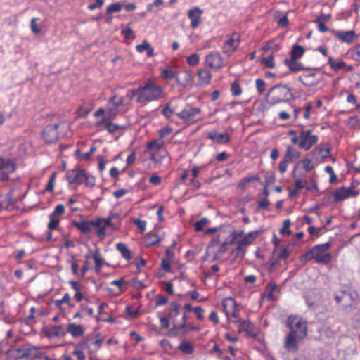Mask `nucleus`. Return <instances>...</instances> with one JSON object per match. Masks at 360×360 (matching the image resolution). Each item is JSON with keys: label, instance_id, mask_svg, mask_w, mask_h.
<instances>
[{"label": "nucleus", "instance_id": "1", "mask_svg": "<svg viewBox=\"0 0 360 360\" xmlns=\"http://www.w3.org/2000/svg\"><path fill=\"white\" fill-rule=\"evenodd\" d=\"M286 326L289 332L285 338L284 347L288 352H296L300 341L307 335V322L301 316L290 315L286 320Z\"/></svg>", "mask_w": 360, "mask_h": 360}, {"label": "nucleus", "instance_id": "2", "mask_svg": "<svg viewBox=\"0 0 360 360\" xmlns=\"http://www.w3.org/2000/svg\"><path fill=\"white\" fill-rule=\"evenodd\" d=\"M165 313L169 317L172 324L170 333L174 336L185 335L189 330L198 329L187 323L186 313L182 310L181 304L178 301L171 302L166 308Z\"/></svg>", "mask_w": 360, "mask_h": 360}, {"label": "nucleus", "instance_id": "3", "mask_svg": "<svg viewBox=\"0 0 360 360\" xmlns=\"http://www.w3.org/2000/svg\"><path fill=\"white\" fill-rule=\"evenodd\" d=\"M260 231L255 230L245 233L243 230L234 229L230 234V245H236V247L231 250V256L233 260L243 258L247 252V248L252 245L259 237Z\"/></svg>", "mask_w": 360, "mask_h": 360}, {"label": "nucleus", "instance_id": "4", "mask_svg": "<svg viewBox=\"0 0 360 360\" xmlns=\"http://www.w3.org/2000/svg\"><path fill=\"white\" fill-rule=\"evenodd\" d=\"M133 93V99L142 106L148 103L162 99L164 96L163 88L152 81H148L143 85L136 89H129Z\"/></svg>", "mask_w": 360, "mask_h": 360}, {"label": "nucleus", "instance_id": "5", "mask_svg": "<svg viewBox=\"0 0 360 360\" xmlns=\"http://www.w3.org/2000/svg\"><path fill=\"white\" fill-rule=\"evenodd\" d=\"M133 93L128 89L124 96L114 94L107 101L106 114L110 120H115L120 113L132 108Z\"/></svg>", "mask_w": 360, "mask_h": 360}, {"label": "nucleus", "instance_id": "6", "mask_svg": "<svg viewBox=\"0 0 360 360\" xmlns=\"http://www.w3.org/2000/svg\"><path fill=\"white\" fill-rule=\"evenodd\" d=\"M332 247L330 242L318 244L301 255V262H308L313 260L314 263L328 264L332 260V255L327 252Z\"/></svg>", "mask_w": 360, "mask_h": 360}, {"label": "nucleus", "instance_id": "7", "mask_svg": "<svg viewBox=\"0 0 360 360\" xmlns=\"http://www.w3.org/2000/svg\"><path fill=\"white\" fill-rule=\"evenodd\" d=\"M271 105L288 102L295 98L292 88L288 85L277 84L271 87L267 94Z\"/></svg>", "mask_w": 360, "mask_h": 360}, {"label": "nucleus", "instance_id": "8", "mask_svg": "<svg viewBox=\"0 0 360 360\" xmlns=\"http://www.w3.org/2000/svg\"><path fill=\"white\" fill-rule=\"evenodd\" d=\"M323 79L319 68L307 67L300 74L297 80L305 87H313L319 84Z\"/></svg>", "mask_w": 360, "mask_h": 360}, {"label": "nucleus", "instance_id": "9", "mask_svg": "<svg viewBox=\"0 0 360 360\" xmlns=\"http://www.w3.org/2000/svg\"><path fill=\"white\" fill-rule=\"evenodd\" d=\"M103 343V339L99 338L98 335L96 338L92 335H87L83 337V338L77 343H73L72 345L76 349L84 352V349H87L89 354L97 352L101 348Z\"/></svg>", "mask_w": 360, "mask_h": 360}, {"label": "nucleus", "instance_id": "10", "mask_svg": "<svg viewBox=\"0 0 360 360\" xmlns=\"http://www.w3.org/2000/svg\"><path fill=\"white\" fill-rule=\"evenodd\" d=\"M223 311L229 322H238L240 309L235 299L229 297L222 301Z\"/></svg>", "mask_w": 360, "mask_h": 360}, {"label": "nucleus", "instance_id": "11", "mask_svg": "<svg viewBox=\"0 0 360 360\" xmlns=\"http://www.w3.org/2000/svg\"><path fill=\"white\" fill-rule=\"evenodd\" d=\"M301 153L297 150L292 145H288L286 150L278 165V170L281 174H284L288 169L289 163L292 162L294 160L300 158Z\"/></svg>", "mask_w": 360, "mask_h": 360}, {"label": "nucleus", "instance_id": "12", "mask_svg": "<svg viewBox=\"0 0 360 360\" xmlns=\"http://www.w3.org/2000/svg\"><path fill=\"white\" fill-rule=\"evenodd\" d=\"M65 212V206L63 204H58L52 213L49 215V221L47 224L49 232L47 233V239L51 240L52 231L58 229L60 221V216Z\"/></svg>", "mask_w": 360, "mask_h": 360}, {"label": "nucleus", "instance_id": "13", "mask_svg": "<svg viewBox=\"0 0 360 360\" xmlns=\"http://www.w3.org/2000/svg\"><path fill=\"white\" fill-rule=\"evenodd\" d=\"M300 148L305 151L309 150L319 141V136L316 134H313L312 130L311 129L300 130Z\"/></svg>", "mask_w": 360, "mask_h": 360}, {"label": "nucleus", "instance_id": "14", "mask_svg": "<svg viewBox=\"0 0 360 360\" xmlns=\"http://www.w3.org/2000/svg\"><path fill=\"white\" fill-rule=\"evenodd\" d=\"M241 41L240 35L237 32H233L227 36V39L224 41L221 49L223 53L227 56H231L237 51Z\"/></svg>", "mask_w": 360, "mask_h": 360}, {"label": "nucleus", "instance_id": "15", "mask_svg": "<svg viewBox=\"0 0 360 360\" xmlns=\"http://www.w3.org/2000/svg\"><path fill=\"white\" fill-rule=\"evenodd\" d=\"M201 112L200 108L187 106L176 113V115L187 125L194 124L198 121L196 116Z\"/></svg>", "mask_w": 360, "mask_h": 360}, {"label": "nucleus", "instance_id": "16", "mask_svg": "<svg viewBox=\"0 0 360 360\" xmlns=\"http://www.w3.org/2000/svg\"><path fill=\"white\" fill-rule=\"evenodd\" d=\"M205 64L209 68L218 70L224 65V60L219 51H212L207 53L205 58Z\"/></svg>", "mask_w": 360, "mask_h": 360}, {"label": "nucleus", "instance_id": "17", "mask_svg": "<svg viewBox=\"0 0 360 360\" xmlns=\"http://www.w3.org/2000/svg\"><path fill=\"white\" fill-rule=\"evenodd\" d=\"M16 170L14 160L0 157V180H7L8 176Z\"/></svg>", "mask_w": 360, "mask_h": 360}, {"label": "nucleus", "instance_id": "18", "mask_svg": "<svg viewBox=\"0 0 360 360\" xmlns=\"http://www.w3.org/2000/svg\"><path fill=\"white\" fill-rule=\"evenodd\" d=\"M58 124L46 125L41 134V137L46 144L56 143L59 139Z\"/></svg>", "mask_w": 360, "mask_h": 360}, {"label": "nucleus", "instance_id": "19", "mask_svg": "<svg viewBox=\"0 0 360 360\" xmlns=\"http://www.w3.org/2000/svg\"><path fill=\"white\" fill-rule=\"evenodd\" d=\"M164 145L165 141L161 138H157L147 143L146 153H149L150 160L152 162H157L159 160L158 153Z\"/></svg>", "mask_w": 360, "mask_h": 360}, {"label": "nucleus", "instance_id": "20", "mask_svg": "<svg viewBox=\"0 0 360 360\" xmlns=\"http://www.w3.org/2000/svg\"><path fill=\"white\" fill-rule=\"evenodd\" d=\"M359 194V192L354 189V186H352L349 187L342 186L336 189L333 193L334 201L335 202L342 201L351 197H356Z\"/></svg>", "mask_w": 360, "mask_h": 360}, {"label": "nucleus", "instance_id": "21", "mask_svg": "<svg viewBox=\"0 0 360 360\" xmlns=\"http://www.w3.org/2000/svg\"><path fill=\"white\" fill-rule=\"evenodd\" d=\"M331 34L340 40L341 42L346 43L347 44H352L354 39L358 37L355 31L354 30H340L332 29L329 30Z\"/></svg>", "mask_w": 360, "mask_h": 360}, {"label": "nucleus", "instance_id": "22", "mask_svg": "<svg viewBox=\"0 0 360 360\" xmlns=\"http://www.w3.org/2000/svg\"><path fill=\"white\" fill-rule=\"evenodd\" d=\"M203 10L198 6H195L189 9L187 12V16L190 20V26L192 29H196L202 23V15Z\"/></svg>", "mask_w": 360, "mask_h": 360}, {"label": "nucleus", "instance_id": "23", "mask_svg": "<svg viewBox=\"0 0 360 360\" xmlns=\"http://www.w3.org/2000/svg\"><path fill=\"white\" fill-rule=\"evenodd\" d=\"M232 323L238 325V332L239 333H246L248 335H256L255 325L249 319L241 320L240 317L238 316V321Z\"/></svg>", "mask_w": 360, "mask_h": 360}, {"label": "nucleus", "instance_id": "24", "mask_svg": "<svg viewBox=\"0 0 360 360\" xmlns=\"http://www.w3.org/2000/svg\"><path fill=\"white\" fill-rule=\"evenodd\" d=\"M43 333L47 338L63 337L66 335L64 325L49 326L43 328Z\"/></svg>", "mask_w": 360, "mask_h": 360}, {"label": "nucleus", "instance_id": "25", "mask_svg": "<svg viewBox=\"0 0 360 360\" xmlns=\"http://www.w3.org/2000/svg\"><path fill=\"white\" fill-rule=\"evenodd\" d=\"M86 174V171L83 169H75L68 175L67 180L70 184L81 185L83 184Z\"/></svg>", "mask_w": 360, "mask_h": 360}, {"label": "nucleus", "instance_id": "26", "mask_svg": "<svg viewBox=\"0 0 360 360\" xmlns=\"http://www.w3.org/2000/svg\"><path fill=\"white\" fill-rule=\"evenodd\" d=\"M104 222L112 231L118 230L122 224L120 214L113 212H110L108 217L104 218Z\"/></svg>", "mask_w": 360, "mask_h": 360}, {"label": "nucleus", "instance_id": "27", "mask_svg": "<svg viewBox=\"0 0 360 360\" xmlns=\"http://www.w3.org/2000/svg\"><path fill=\"white\" fill-rule=\"evenodd\" d=\"M192 80L193 75L191 71L187 70H177L175 81L178 85L186 87Z\"/></svg>", "mask_w": 360, "mask_h": 360}, {"label": "nucleus", "instance_id": "28", "mask_svg": "<svg viewBox=\"0 0 360 360\" xmlns=\"http://www.w3.org/2000/svg\"><path fill=\"white\" fill-rule=\"evenodd\" d=\"M207 138L217 144H228L231 141V136L226 132L219 134L211 131L207 134Z\"/></svg>", "mask_w": 360, "mask_h": 360}, {"label": "nucleus", "instance_id": "29", "mask_svg": "<svg viewBox=\"0 0 360 360\" xmlns=\"http://www.w3.org/2000/svg\"><path fill=\"white\" fill-rule=\"evenodd\" d=\"M198 86H207L212 79V75L210 70L205 68H200L197 72Z\"/></svg>", "mask_w": 360, "mask_h": 360}, {"label": "nucleus", "instance_id": "30", "mask_svg": "<svg viewBox=\"0 0 360 360\" xmlns=\"http://www.w3.org/2000/svg\"><path fill=\"white\" fill-rule=\"evenodd\" d=\"M66 334L69 333L74 338L82 337L85 333L84 327L81 324L70 323L65 328Z\"/></svg>", "mask_w": 360, "mask_h": 360}, {"label": "nucleus", "instance_id": "31", "mask_svg": "<svg viewBox=\"0 0 360 360\" xmlns=\"http://www.w3.org/2000/svg\"><path fill=\"white\" fill-rule=\"evenodd\" d=\"M72 226L76 227L79 231H80L81 233H82L84 234H86V233L91 232V231L94 228V220H91V221L73 220L72 221Z\"/></svg>", "mask_w": 360, "mask_h": 360}, {"label": "nucleus", "instance_id": "32", "mask_svg": "<svg viewBox=\"0 0 360 360\" xmlns=\"http://www.w3.org/2000/svg\"><path fill=\"white\" fill-rule=\"evenodd\" d=\"M14 199L11 193L0 195V212L13 207Z\"/></svg>", "mask_w": 360, "mask_h": 360}, {"label": "nucleus", "instance_id": "33", "mask_svg": "<svg viewBox=\"0 0 360 360\" xmlns=\"http://www.w3.org/2000/svg\"><path fill=\"white\" fill-rule=\"evenodd\" d=\"M94 228L96 229V235L103 238L107 235V229L108 228L104 222V218H97L94 220Z\"/></svg>", "mask_w": 360, "mask_h": 360}, {"label": "nucleus", "instance_id": "34", "mask_svg": "<svg viewBox=\"0 0 360 360\" xmlns=\"http://www.w3.org/2000/svg\"><path fill=\"white\" fill-rule=\"evenodd\" d=\"M283 64L289 69L291 72H297L299 71H304L307 68L304 65L297 60H292V58H286L283 60Z\"/></svg>", "mask_w": 360, "mask_h": 360}, {"label": "nucleus", "instance_id": "35", "mask_svg": "<svg viewBox=\"0 0 360 360\" xmlns=\"http://www.w3.org/2000/svg\"><path fill=\"white\" fill-rule=\"evenodd\" d=\"M328 63L330 65V68L335 71H338L342 69H346L348 71H352L354 69L352 65H347V64L342 60L336 61L332 56H328Z\"/></svg>", "mask_w": 360, "mask_h": 360}, {"label": "nucleus", "instance_id": "36", "mask_svg": "<svg viewBox=\"0 0 360 360\" xmlns=\"http://www.w3.org/2000/svg\"><path fill=\"white\" fill-rule=\"evenodd\" d=\"M115 248L126 261L129 262L133 258V254L127 244L120 242L115 245Z\"/></svg>", "mask_w": 360, "mask_h": 360}, {"label": "nucleus", "instance_id": "37", "mask_svg": "<svg viewBox=\"0 0 360 360\" xmlns=\"http://www.w3.org/2000/svg\"><path fill=\"white\" fill-rule=\"evenodd\" d=\"M331 148L316 147L312 151V155L316 159L324 160L328 158L331 155Z\"/></svg>", "mask_w": 360, "mask_h": 360}, {"label": "nucleus", "instance_id": "38", "mask_svg": "<svg viewBox=\"0 0 360 360\" xmlns=\"http://www.w3.org/2000/svg\"><path fill=\"white\" fill-rule=\"evenodd\" d=\"M91 257L94 260L95 271L96 272H99L104 264H107L98 248L92 252Z\"/></svg>", "mask_w": 360, "mask_h": 360}, {"label": "nucleus", "instance_id": "39", "mask_svg": "<svg viewBox=\"0 0 360 360\" xmlns=\"http://www.w3.org/2000/svg\"><path fill=\"white\" fill-rule=\"evenodd\" d=\"M41 353L39 347L25 346V359L35 360L39 359Z\"/></svg>", "mask_w": 360, "mask_h": 360}, {"label": "nucleus", "instance_id": "40", "mask_svg": "<svg viewBox=\"0 0 360 360\" xmlns=\"http://www.w3.org/2000/svg\"><path fill=\"white\" fill-rule=\"evenodd\" d=\"M177 70H173L172 67L167 65L160 70V77L167 81L176 79Z\"/></svg>", "mask_w": 360, "mask_h": 360}, {"label": "nucleus", "instance_id": "41", "mask_svg": "<svg viewBox=\"0 0 360 360\" xmlns=\"http://www.w3.org/2000/svg\"><path fill=\"white\" fill-rule=\"evenodd\" d=\"M25 346L12 348L8 350L10 358L14 360L25 359Z\"/></svg>", "mask_w": 360, "mask_h": 360}, {"label": "nucleus", "instance_id": "42", "mask_svg": "<svg viewBox=\"0 0 360 360\" xmlns=\"http://www.w3.org/2000/svg\"><path fill=\"white\" fill-rule=\"evenodd\" d=\"M136 50L139 53H143L146 51L148 57H152L154 55L153 48L146 40H144L142 44L136 45Z\"/></svg>", "mask_w": 360, "mask_h": 360}, {"label": "nucleus", "instance_id": "43", "mask_svg": "<svg viewBox=\"0 0 360 360\" xmlns=\"http://www.w3.org/2000/svg\"><path fill=\"white\" fill-rule=\"evenodd\" d=\"M305 52V49L302 46L295 44L290 51V57L292 60H299L302 57Z\"/></svg>", "mask_w": 360, "mask_h": 360}, {"label": "nucleus", "instance_id": "44", "mask_svg": "<svg viewBox=\"0 0 360 360\" xmlns=\"http://www.w3.org/2000/svg\"><path fill=\"white\" fill-rule=\"evenodd\" d=\"M259 180V176L257 174L251 176H246L240 179L238 184V188L241 190H245L250 183Z\"/></svg>", "mask_w": 360, "mask_h": 360}, {"label": "nucleus", "instance_id": "45", "mask_svg": "<svg viewBox=\"0 0 360 360\" xmlns=\"http://www.w3.org/2000/svg\"><path fill=\"white\" fill-rule=\"evenodd\" d=\"M159 236L154 233H148L145 238V245L147 247L158 245L160 242Z\"/></svg>", "mask_w": 360, "mask_h": 360}, {"label": "nucleus", "instance_id": "46", "mask_svg": "<svg viewBox=\"0 0 360 360\" xmlns=\"http://www.w3.org/2000/svg\"><path fill=\"white\" fill-rule=\"evenodd\" d=\"M278 288V285L274 281H271L267 285H266V290L268 293L266 295V297L268 301H275L276 300V296L274 295V292L277 290Z\"/></svg>", "mask_w": 360, "mask_h": 360}, {"label": "nucleus", "instance_id": "47", "mask_svg": "<svg viewBox=\"0 0 360 360\" xmlns=\"http://www.w3.org/2000/svg\"><path fill=\"white\" fill-rule=\"evenodd\" d=\"M178 349L185 354H191L194 352L193 345L187 341L183 340L178 346Z\"/></svg>", "mask_w": 360, "mask_h": 360}, {"label": "nucleus", "instance_id": "48", "mask_svg": "<svg viewBox=\"0 0 360 360\" xmlns=\"http://www.w3.org/2000/svg\"><path fill=\"white\" fill-rule=\"evenodd\" d=\"M260 63L265 68L271 69L276 65L274 60V56L271 54L266 57H262L260 58Z\"/></svg>", "mask_w": 360, "mask_h": 360}, {"label": "nucleus", "instance_id": "49", "mask_svg": "<svg viewBox=\"0 0 360 360\" xmlns=\"http://www.w3.org/2000/svg\"><path fill=\"white\" fill-rule=\"evenodd\" d=\"M96 147L95 146H91L89 151L86 153H82L79 150H77L75 151V155L77 156H79L81 159L84 160H89L93 154L96 151Z\"/></svg>", "mask_w": 360, "mask_h": 360}, {"label": "nucleus", "instance_id": "50", "mask_svg": "<svg viewBox=\"0 0 360 360\" xmlns=\"http://www.w3.org/2000/svg\"><path fill=\"white\" fill-rule=\"evenodd\" d=\"M327 20L328 17L324 15H321L316 19L315 22L318 23L317 28L320 32H326L329 30L328 28L325 25V22Z\"/></svg>", "mask_w": 360, "mask_h": 360}, {"label": "nucleus", "instance_id": "51", "mask_svg": "<svg viewBox=\"0 0 360 360\" xmlns=\"http://www.w3.org/2000/svg\"><path fill=\"white\" fill-rule=\"evenodd\" d=\"M230 92L233 96H238L242 94L243 89L240 83L236 79L231 84L230 88Z\"/></svg>", "mask_w": 360, "mask_h": 360}, {"label": "nucleus", "instance_id": "52", "mask_svg": "<svg viewBox=\"0 0 360 360\" xmlns=\"http://www.w3.org/2000/svg\"><path fill=\"white\" fill-rule=\"evenodd\" d=\"M56 172H53L49 176V181L46 184V191L49 192L51 193H53L54 192V184L56 179Z\"/></svg>", "mask_w": 360, "mask_h": 360}, {"label": "nucleus", "instance_id": "53", "mask_svg": "<svg viewBox=\"0 0 360 360\" xmlns=\"http://www.w3.org/2000/svg\"><path fill=\"white\" fill-rule=\"evenodd\" d=\"M123 8V4L120 2H116L110 4L107 8L106 12L107 14H111L113 13L120 12Z\"/></svg>", "mask_w": 360, "mask_h": 360}, {"label": "nucleus", "instance_id": "54", "mask_svg": "<svg viewBox=\"0 0 360 360\" xmlns=\"http://www.w3.org/2000/svg\"><path fill=\"white\" fill-rule=\"evenodd\" d=\"M186 62L189 66H196L200 63V56L196 53H192L186 57Z\"/></svg>", "mask_w": 360, "mask_h": 360}, {"label": "nucleus", "instance_id": "55", "mask_svg": "<svg viewBox=\"0 0 360 360\" xmlns=\"http://www.w3.org/2000/svg\"><path fill=\"white\" fill-rule=\"evenodd\" d=\"M79 309L84 314V315L87 314L89 316H92L94 315V308L89 306L86 303H81L79 306Z\"/></svg>", "mask_w": 360, "mask_h": 360}, {"label": "nucleus", "instance_id": "56", "mask_svg": "<svg viewBox=\"0 0 360 360\" xmlns=\"http://www.w3.org/2000/svg\"><path fill=\"white\" fill-rule=\"evenodd\" d=\"M132 222L136 225L140 233H143L146 228V221L142 220L140 218L134 219Z\"/></svg>", "mask_w": 360, "mask_h": 360}, {"label": "nucleus", "instance_id": "57", "mask_svg": "<svg viewBox=\"0 0 360 360\" xmlns=\"http://www.w3.org/2000/svg\"><path fill=\"white\" fill-rule=\"evenodd\" d=\"M111 120H108L105 124V129L110 134H113L117 131L118 129H123V127L117 124L112 123L110 122Z\"/></svg>", "mask_w": 360, "mask_h": 360}, {"label": "nucleus", "instance_id": "58", "mask_svg": "<svg viewBox=\"0 0 360 360\" xmlns=\"http://www.w3.org/2000/svg\"><path fill=\"white\" fill-rule=\"evenodd\" d=\"M124 312L127 314V316L130 318H136L140 314L139 310L137 309H134L131 305H127L125 307Z\"/></svg>", "mask_w": 360, "mask_h": 360}, {"label": "nucleus", "instance_id": "59", "mask_svg": "<svg viewBox=\"0 0 360 360\" xmlns=\"http://www.w3.org/2000/svg\"><path fill=\"white\" fill-rule=\"evenodd\" d=\"M255 86L259 94H263L266 89V84L264 80L260 78H257L255 80Z\"/></svg>", "mask_w": 360, "mask_h": 360}, {"label": "nucleus", "instance_id": "60", "mask_svg": "<svg viewBox=\"0 0 360 360\" xmlns=\"http://www.w3.org/2000/svg\"><path fill=\"white\" fill-rule=\"evenodd\" d=\"M290 226V221L289 219L284 220L282 224V227L279 229V233L281 235L290 234L291 231Z\"/></svg>", "mask_w": 360, "mask_h": 360}, {"label": "nucleus", "instance_id": "61", "mask_svg": "<svg viewBox=\"0 0 360 360\" xmlns=\"http://www.w3.org/2000/svg\"><path fill=\"white\" fill-rule=\"evenodd\" d=\"M83 184L87 188H93L95 186L96 179L92 175L86 173L83 181Z\"/></svg>", "mask_w": 360, "mask_h": 360}, {"label": "nucleus", "instance_id": "62", "mask_svg": "<svg viewBox=\"0 0 360 360\" xmlns=\"http://www.w3.org/2000/svg\"><path fill=\"white\" fill-rule=\"evenodd\" d=\"M155 306L156 307L163 306V305H165L168 302L169 298L164 295L158 294L155 296Z\"/></svg>", "mask_w": 360, "mask_h": 360}, {"label": "nucleus", "instance_id": "63", "mask_svg": "<svg viewBox=\"0 0 360 360\" xmlns=\"http://www.w3.org/2000/svg\"><path fill=\"white\" fill-rule=\"evenodd\" d=\"M324 171L326 173L330 174V179H329L330 183L334 184L337 181V180H338L337 175L334 172L333 168L331 166H330V165L326 166L324 168Z\"/></svg>", "mask_w": 360, "mask_h": 360}, {"label": "nucleus", "instance_id": "64", "mask_svg": "<svg viewBox=\"0 0 360 360\" xmlns=\"http://www.w3.org/2000/svg\"><path fill=\"white\" fill-rule=\"evenodd\" d=\"M269 200L266 198H264L257 202V210H269Z\"/></svg>", "mask_w": 360, "mask_h": 360}]
</instances>
